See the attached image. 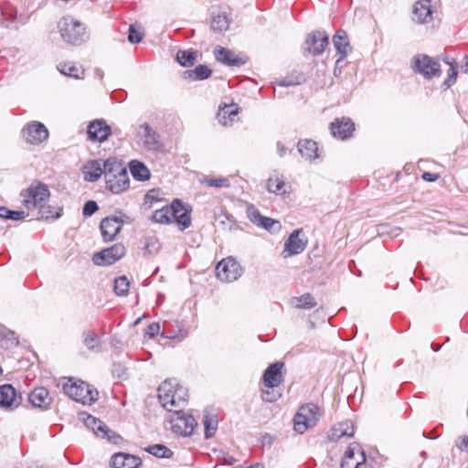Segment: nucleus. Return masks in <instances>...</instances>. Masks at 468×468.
<instances>
[{
	"label": "nucleus",
	"mask_w": 468,
	"mask_h": 468,
	"mask_svg": "<svg viewBox=\"0 0 468 468\" xmlns=\"http://www.w3.org/2000/svg\"><path fill=\"white\" fill-rule=\"evenodd\" d=\"M158 398L162 406L173 412L175 410H183L186 405L188 393L176 379H169L165 380L158 388Z\"/></svg>",
	"instance_id": "nucleus-1"
},
{
	"label": "nucleus",
	"mask_w": 468,
	"mask_h": 468,
	"mask_svg": "<svg viewBox=\"0 0 468 468\" xmlns=\"http://www.w3.org/2000/svg\"><path fill=\"white\" fill-rule=\"evenodd\" d=\"M58 29L62 40L69 45L80 46L89 39L85 25L69 16L58 22Z\"/></svg>",
	"instance_id": "nucleus-2"
},
{
	"label": "nucleus",
	"mask_w": 468,
	"mask_h": 468,
	"mask_svg": "<svg viewBox=\"0 0 468 468\" xmlns=\"http://www.w3.org/2000/svg\"><path fill=\"white\" fill-rule=\"evenodd\" d=\"M106 186L112 193L119 194L129 187L130 179L126 168L115 157L105 160Z\"/></svg>",
	"instance_id": "nucleus-3"
},
{
	"label": "nucleus",
	"mask_w": 468,
	"mask_h": 468,
	"mask_svg": "<svg viewBox=\"0 0 468 468\" xmlns=\"http://www.w3.org/2000/svg\"><path fill=\"white\" fill-rule=\"evenodd\" d=\"M282 362H276L269 366L263 373L262 381L266 389H262L261 398L264 401L274 402L278 400L282 393L276 389L283 381L282 369Z\"/></svg>",
	"instance_id": "nucleus-4"
},
{
	"label": "nucleus",
	"mask_w": 468,
	"mask_h": 468,
	"mask_svg": "<svg viewBox=\"0 0 468 468\" xmlns=\"http://www.w3.org/2000/svg\"><path fill=\"white\" fill-rule=\"evenodd\" d=\"M63 390L70 399L83 405H90L99 396L97 389L89 384L80 380L73 381L71 378L63 385Z\"/></svg>",
	"instance_id": "nucleus-5"
},
{
	"label": "nucleus",
	"mask_w": 468,
	"mask_h": 468,
	"mask_svg": "<svg viewBox=\"0 0 468 468\" xmlns=\"http://www.w3.org/2000/svg\"><path fill=\"white\" fill-rule=\"evenodd\" d=\"M320 418L319 408L313 403L299 408L293 419L294 430L303 434L308 429L316 425Z\"/></svg>",
	"instance_id": "nucleus-6"
},
{
	"label": "nucleus",
	"mask_w": 468,
	"mask_h": 468,
	"mask_svg": "<svg viewBox=\"0 0 468 468\" xmlns=\"http://www.w3.org/2000/svg\"><path fill=\"white\" fill-rule=\"evenodd\" d=\"M49 196L50 192L47 185L41 182L32 183L23 194L24 205L27 209L41 207Z\"/></svg>",
	"instance_id": "nucleus-7"
},
{
	"label": "nucleus",
	"mask_w": 468,
	"mask_h": 468,
	"mask_svg": "<svg viewBox=\"0 0 468 468\" xmlns=\"http://www.w3.org/2000/svg\"><path fill=\"white\" fill-rule=\"evenodd\" d=\"M170 422L173 431L182 436H190L197 425L194 417L183 410H175L171 412Z\"/></svg>",
	"instance_id": "nucleus-8"
},
{
	"label": "nucleus",
	"mask_w": 468,
	"mask_h": 468,
	"mask_svg": "<svg viewBox=\"0 0 468 468\" xmlns=\"http://www.w3.org/2000/svg\"><path fill=\"white\" fill-rule=\"evenodd\" d=\"M125 253V247L121 243H116L110 248H106L95 253L92 257V261L98 266L112 265L121 260Z\"/></svg>",
	"instance_id": "nucleus-9"
},
{
	"label": "nucleus",
	"mask_w": 468,
	"mask_h": 468,
	"mask_svg": "<svg viewBox=\"0 0 468 468\" xmlns=\"http://www.w3.org/2000/svg\"><path fill=\"white\" fill-rule=\"evenodd\" d=\"M217 277L226 282L238 280L242 274V269L238 261L232 258H227L218 263L216 267Z\"/></svg>",
	"instance_id": "nucleus-10"
},
{
	"label": "nucleus",
	"mask_w": 468,
	"mask_h": 468,
	"mask_svg": "<svg viewBox=\"0 0 468 468\" xmlns=\"http://www.w3.org/2000/svg\"><path fill=\"white\" fill-rule=\"evenodd\" d=\"M413 68L415 71L419 72L428 80L439 76L441 72V66L439 62L423 54L414 57Z\"/></svg>",
	"instance_id": "nucleus-11"
},
{
	"label": "nucleus",
	"mask_w": 468,
	"mask_h": 468,
	"mask_svg": "<svg viewBox=\"0 0 468 468\" xmlns=\"http://www.w3.org/2000/svg\"><path fill=\"white\" fill-rule=\"evenodd\" d=\"M83 420L85 426L90 429L96 436L106 439L108 441L112 443H117L120 441L121 437L114 431H111L107 425L99 419H96L91 415H87Z\"/></svg>",
	"instance_id": "nucleus-12"
},
{
	"label": "nucleus",
	"mask_w": 468,
	"mask_h": 468,
	"mask_svg": "<svg viewBox=\"0 0 468 468\" xmlns=\"http://www.w3.org/2000/svg\"><path fill=\"white\" fill-rule=\"evenodd\" d=\"M137 136L147 151H160L163 146L160 142L159 134L146 122L139 126L137 129Z\"/></svg>",
	"instance_id": "nucleus-13"
},
{
	"label": "nucleus",
	"mask_w": 468,
	"mask_h": 468,
	"mask_svg": "<svg viewBox=\"0 0 468 468\" xmlns=\"http://www.w3.org/2000/svg\"><path fill=\"white\" fill-rule=\"evenodd\" d=\"M169 211L172 217V222H176L181 230L190 227V209H188L181 200L175 199L169 206Z\"/></svg>",
	"instance_id": "nucleus-14"
},
{
	"label": "nucleus",
	"mask_w": 468,
	"mask_h": 468,
	"mask_svg": "<svg viewBox=\"0 0 468 468\" xmlns=\"http://www.w3.org/2000/svg\"><path fill=\"white\" fill-rule=\"evenodd\" d=\"M22 134L27 143L39 144L48 138V132L43 123L31 122L22 130Z\"/></svg>",
	"instance_id": "nucleus-15"
},
{
	"label": "nucleus",
	"mask_w": 468,
	"mask_h": 468,
	"mask_svg": "<svg viewBox=\"0 0 468 468\" xmlns=\"http://www.w3.org/2000/svg\"><path fill=\"white\" fill-rule=\"evenodd\" d=\"M87 134L90 141L102 143L112 134V128L103 119H94L88 125Z\"/></svg>",
	"instance_id": "nucleus-16"
},
{
	"label": "nucleus",
	"mask_w": 468,
	"mask_h": 468,
	"mask_svg": "<svg viewBox=\"0 0 468 468\" xmlns=\"http://www.w3.org/2000/svg\"><path fill=\"white\" fill-rule=\"evenodd\" d=\"M246 213L248 218L259 228H262L270 232L279 230L281 229L279 221L262 216L253 205H249L247 207Z\"/></svg>",
	"instance_id": "nucleus-17"
},
{
	"label": "nucleus",
	"mask_w": 468,
	"mask_h": 468,
	"mask_svg": "<svg viewBox=\"0 0 468 468\" xmlns=\"http://www.w3.org/2000/svg\"><path fill=\"white\" fill-rule=\"evenodd\" d=\"M329 43V37L324 31L309 34L304 41L305 49L314 56L322 54Z\"/></svg>",
	"instance_id": "nucleus-18"
},
{
	"label": "nucleus",
	"mask_w": 468,
	"mask_h": 468,
	"mask_svg": "<svg viewBox=\"0 0 468 468\" xmlns=\"http://www.w3.org/2000/svg\"><path fill=\"white\" fill-rule=\"evenodd\" d=\"M122 220L116 216L103 218L100 225L103 240L105 242L113 240L122 229Z\"/></svg>",
	"instance_id": "nucleus-19"
},
{
	"label": "nucleus",
	"mask_w": 468,
	"mask_h": 468,
	"mask_svg": "<svg viewBox=\"0 0 468 468\" xmlns=\"http://www.w3.org/2000/svg\"><path fill=\"white\" fill-rule=\"evenodd\" d=\"M431 0H419L413 5V20L418 24H427L432 20Z\"/></svg>",
	"instance_id": "nucleus-20"
},
{
	"label": "nucleus",
	"mask_w": 468,
	"mask_h": 468,
	"mask_svg": "<svg viewBox=\"0 0 468 468\" xmlns=\"http://www.w3.org/2000/svg\"><path fill=\"white\" fill-rule=\"evenodd\" d=\"M267 190L270 193L282 196L290 194L292 186L290 183L286 181V178L283 175H281L278 172H274L271 175L267 181Z\"/></svg>",
	"instance_id": "nucleus-21"
},
{
	"label": "nucleus",
	"mask_w": 468,
	"mask_h": 468,
	"mask_svg": "<svg viewBox=\"0 0 468 468\" xmlns=\"http://www.w3.org/2000/svg\"><path fill=\"white\" fill-rule=\"evenodd\" d=\"M104 174L106 178L105 160H90L83 166L84 180L88 182L97 181Z\"/></svg>",
	"instance_id": "nucleus-22"
},
{
	"label": "nucleus",
	"mask_w": 468,
	"mask_h": 468,
	"mask_svg": "<svg viewBox=\"0 0 468 468\" xmlns=\"http://www.w3.org/2000/svg\"><path fill=\"white\" fill-rule=\"evenodd\" d=\"M330 129L334 137L345 140L352 135L355 123L351 119H335V122L331 123Z\"/></svg>",
	"instance_id": "nucleus-23"
},
{
	"label": "nucleus",
	"mask_w": 468,
	"mask_h": 468,
	"mask_svg": "<svg viewBox=\"0 0 468 468\" xmlns=\"http://www.w3.org/2000/svg\"><path fill=\"white\" fill-rule=\"evenodd\" d=\"M302 229H294L291 233L284 245L285 248L282 252L284 254V257L296 255L304 250L306 247V240H303L299 238Z\"/></svg>",
	"instance_id": "nucleus-24"
},
{
	"label": "nucleus",
	"mask_w": 468,
	"mask_h": 468,
	"mask_svg": "<svg viewBox=\"0 0 468 468\" xmlns=\"http://www.w3.org/2000/svg\"><path fill=\"white\" fill-rule=\"evenodd\" d=\"M20 404V398L16 396V389L12 385L0 386V407L5 409H15Z\"/></svg>",
	"instance_id": "nucleus-25"
},
{
	"label": "nucleus",
	"mask_w": 468,
	"mask_h": 468,
	"mask_svg": "<svg viewBox=\"0 0 468 468\" xmlns=\"http://www.w3.org/2000/svg\"><path fill=\"white\" fill-rule=\"evenodd\" d=\"M215 58L218 62H221L228 66H241L246 63V60L237 55L235 52L222 48L218 47L215 51Z\"/></svg>",
	"instance_id": "nucleus-26"
},
{
	"label": "nucleus",
	"mask_w": 468,
	"mask_h": 468,
	"mask_svg": "<svg viewBox=\"0 0 468 468\" xmlns=\"http://www.w3.org/2000/svg\"><path fill=\"white\" fill-rule=\"evenodd\" d=\"M28 401L35 408L48 409L51 403L48 390L46 388L40 387L35 388L28 395Z\"/></svg>",
	"instance_id": "nucleus-27"
},
{
	"label": "nucleus",
	"mask_w": 468,
	"mask_h": 468,
	"mask_svg": "<svg viewBox=\"0 0 468 468\" xmlns=\"http://www.w3.org/2000/svg\"><path fill=\"white\" fill-rule=\"evenodd\" d=\"M141 459L128 453L119 452L112 457V468H138Z\"/></svg>",
	"instance_id": "nucleus-28"
},
{
	"label": "nucleus",
	"mask_w": 468,
	"mask_h": 468,
	"mask_svg": "<svg viewBox=\"0 0 468 468\" xmlns=\"http://www.w3.org/2000/svg\"><path fill=\"white\" fill-rule=\"evenodd\" d=\"M333 44L336 52L339 56V60H344L349 51L351 50V47L349 45L348 37L344 30H338L333 37Z\"/></svg>",
	"instance_id": "nucleus-29"
},
{
	"label": "nucleus",
	"mask_w": 468,
	"mask_h": 468,
	"mask_svg": "<svg viewBox=\"0 0 468 468\" xmlns=\"http://www.w3.org/2000/svg\"><path fill=\"white\" fill-rule=\"evenodd\" d=\"M354 434L355 429L353 423L349 420H346L334 426L328 434V438L331 441H338L344 437H353Z\"/></svg>",
	"instance_id": "nucleus-30"
},
{
	"label": "nucleus",
	"mask_w": 468,
	"mask_h": 468,
	"mask_svg": "<svg viewBox=\"0 0 468 468\" xmlns=\"http://www.w3.org/2000/svg\"><path fill=\"white\" fill-rule=\"evenodd\" d=\"M298 151L307 160H314L319 157L317 144L313 140H303L298 143Z\"/></svg>",
	"instance_id": "nucleus-31"
},
{
	"label": "nucleus",
	"mask_w": 468,
	"mask_h": 468,
	"mask_svg": "<svg viewBox=\"0 0 468 468\" xmlns=\"http://www.w3.org/2000/svg\"><path fill=\"white\" fill-rule=\"evenodd\" d=\"M58 71L65 75L76 80H81L84 78V69L81 66H77L72 62H63L58 65Z\"/></svg>",
	"instance_id": "nucleus-32"
},
{
	"label": "nucleus",
	"mask_w": 468,
	"mask_h": 468,
	"mask_svg": "<svg viewBox=\"0 0 468 468\" xmlns=\"http://www.w3.org/2000/svg\"><path fill=\"white\" fill-rule=\"evenodd\" d=\"M129 167L135 180L145 181L150 178V171L144 163L138 160H133L130 162Z\"/></svg>",
	"instance_id": "nucleus-33"
},
{
	"label": "nucleus",
	"mask_w": 468,
	"mask_h": 468,
	"mask_svg": "<svg viewBox=\"0 0 468 468\" xmlns=\"http://www.w3.org/2000/svg\"><path fill=\"white\" fill-rule=\"evenodd\" d=\"M211 72V69L206 65H198L194 69L186 70L184 72V76L186 79H190L192 80H203L208 79Z\"/></svg>",
	"instance_id": "nucleus-34"
},
{
	"label": "nucleus",
	"mask_w": 468,
	"mask_h": 468,
	"mask_svg": "<svg viewBox=\"0 0 468 468\" xmlns=\"http://www.w3.org/2000/svg\"><path fill=\"white\" fill-rule=\"evenodd\" d=\"M239 110L237 103L228 100L219 103L217 117H232L240 113Z\"/></svg>",
	"instance_id": "nucleus-35"
},
{
	"label": "nucleus",
	"mask_w": 468,
	"mask_h": 468,
	"mask_svg": "<svg viewBox=\"0 0 468 468\" xmlns=\"http://www.w3.org/2000/svg\"><path fill=\"white\" fill-rule=\"evenodd\" d=\"M203 424L205 427V437L207 439L211 438L218 429L217 417L206 410L203 416Z\"/></svg>",
	"instance_id": "nucleus-36"
},
{
	"label": "nucleus",
	"mask_w": 468,
	"mask_h": 468,
	"mask_svg": "<svg viewBox=\"0 0 468 468\" xmlns=\"http://www.w3.org/2000/svg\"><path fill=\"white\" fill-rule=\"evenodd\" d=\"M305 77L303 73L294 70L291 74L284 77L282 80L277 82L280 87L296 86L304 82Z\"/></svg>",
	"instance_id": "nucleus-37"
},
{
	"label": "nucleus",
	"mask_w": 468,
	"mask_h": 468,
	"mask_svg": "<svg viewBox=\"0 0 468 468\" xmlns=\"http://www.w3.org/2000/svg\"><path fill=\"white\" fill-rule=\"evenodd\" d=\"M211 29L216 33H222L228 30L229 27V20L224 14L214 16L211 20Z\"/></svg>",
	"instance_id": "nucleus-38"
},
{
	"label": "nucleus",
	"mask_w": 468,
	"mask_h": 468,
	"mask_svg": "<svg viewBox=\"0 0 468 468\" xmlns=\"http://www.w3.org/2000/svg\"><path fill=\"white\" fill-rule=\"evenodd\" d=\"M83 343L89 350L99 351L101 349V341L98 335L90 330L83 333Z\"/></svg>",
	"instance_id": "nucleus-39"
},
{
	"label": "nucleus",
	"mask_w": 468,
	"mask_h": 468,
	"mask_svg": "<svg viewBox=\"0 0 468 468\" xmlns=\"http://www.w3.org/2000/svg\"><path fill=\"white\" fill-rule=\"evenodd\" d=\"M197 58V53L191 49L179 50L176 53V61L183 67L192 66Z\"/></svg>",
	"instance_id": "nucleus-40"
},
{
	"label": "nucleus",
	"mask_w": 468,
	"mask_h": 468,
	"mask_svg": "<svg viewBox=\"0 0 468 468\" xmlns=\"http://www.w3.org/2000/svg\"><path fill=\"white\" fill-rule=\"evenodd\" d=\"M292 304L299 309H311L316 305V302L310 293H305L300 297L293 298Z\"/></svg>",
	"instance_id": "nucleus-41"
},
{
	"label": "nucleus",
	"mask_w": 468,
	"mask_h": 468,
	"mask_svg": "<svg viewBox=\"0 0 468 468\" xmlns=\"http://www.w3.org/2000/svg\"><path fill=\"white\" fill-rule=\"evenodd\" d=\"M152 220L161 224L172 223L169 206L163 207L161 209H156L152 216Z\"/></svg>",
	"instance_id": "nucleus-42"
},
{
	"label": "nucleus",
	"mask_w": 468,
	"mask_h": 468,
	"mask_svg": "<svg viewBox=\"0 0 468 468\" xmlns=\"http://www.w3.org/2000/svg\"><path fill=\"white\" fill-rule=\"evenodd\" d=\"M366 463V455L363 451L357 449L356 459L342 460L341 468H362Z\"/></svg>",
	"instance_id": "nucleus-43"
},
{
	"label": "nucleus",
	"mask_w": 468,
	"mask_h": 468,
	"mask_svg": "<svg viewBox=\"0 0 468 468\" xmlns=\"http://www.w3.org/2000/svg\"><path fill=\"white\" fill-rule=\"evenodd\" d=\"M146 451L158 458H170L173 455V452L163 444L151 445Z\"/></svg>",
	"instance_id": "nucleus-44"
},
{
	"label": "nucleus",
	"mask_w": 468,
	"mask_h": 468,
	"mask_svg": "<svg viewBox=\"0 0 468 468\" xmlns=\"http://www.w3.org/2000/svg\"><path fill=\"white\" fill-rule=\"evenodd\" d=\"M27 214L25 211L11 210L6 207H0V218L12 220H22Z\"/></svg>",
	"instance_id": "nucleus-45"
},
{
	"label": "nucleus",
	"mask_w": 468,
	"mask_h": 468,
	"mask_svg": "<svg viewBox=\"0 0 468 468\" xmlns=\"http://www.w3.org/2000/svg\"><path fill=\"white\" fill-rule=\"evenodd\" d=\"M130 282L126 276H120L114 281V292L117 295H126L129 292Z\"/></svg>",
	"instance_id": "nucleus-46"
},
{
	"label": "nucleus",
	"mask_w": 468,
	"mask_h": 468,
	"mask_svg": "<svg viewBox=\"0 0 468 468\" xmlns=\"http://www.w3.org/2000/svg\"><path fill=\"white\" fill-rule=\"evenodd\" d=\"M201 182L210 187H216V188H228L230 186L229 179L226 177H218V178L206 177L203 180H201Z\"/></svg>",
	"instance_id": "nucleus-47"
},
{
	"label": "nucleus",
	"mask_w": 468,
	"mask_h": 468,
	"mask_svg": "<svg viewBox=\"0 0 468 468\" xmlns=\"http://www.w3.org/2000/svg\"><path fill=\"white\" fill-rule=\"evenodd\" d=\"M39 214L41 218H58L61 216L62 208L58 207L56 212H53L51 210L50 207H45V205L43 207H38Z\"/></svg>",
	"instance_id": "nucleus-48"
},
{
	"label": "nucleus",
	"mask_w": 468,
	"mask_h": 468,
	"mask_svg": "<svg viewBox=\"0 0 468 468\" xmlns=\"http://www.w3.org/2000/svg\"><path fill=\"white\" fill-rule=\"evenodd\" d=\"M143 38V34L135 27L134 25H130L129 27V34L128 40L132 44H137L141 42Z\"/></svg>",
	"instance_id": "nucleus-49"
},
{
	"label": "nucleus",
	"mask_w": 468,
	"mask_h": 468,
	"mask_svg": "<svg viewBox=\"0 0 468 468\" xmlns=\"http://www.w3.org/2000/svg\"><path fill=\"white\" fill-rule=\"evenodd\" d=\"M446 63L450 65V68L448 69V78L444 80V85L450 87L455 82L457 69L452 62L446 60Z\"/></svg>",
	"instance_id": "nucleus-50"
},
{
	"label": "nucleus",
	"mask_w": 468,
	"mask_h": 468,
	"mask_svg": "<svg viewBox=\"0 0 468 468\" xmlns=\"http://www.w3.org/2000/svg\"><path fill=\"white\" fill-rule=\"evenodd\" d=\"M2 341H5L6 347L16 346L18 345V339L14 331L7 328V333L4 335Z\"/></svg>",
	"instance_id": "nucleus-51"
},
{
	"label": "nucleus",
	"mask_w": 468,
	"mask_h": 468,
	"mask_svg": "<svg viewBox=\"0 0 468 468\" xmlns=\"http://www.w3.org/2000/svg\"><path fill=\"white\" fill-rule=\"evenodd\" d=\"M99 209V207L97 203L93 200H89L85 203L83 207V216L85 217H90L93 215L97 210Z\"/></svg>",
	"instance_id": "nucleus-52"
},
{
	"label": "nucleus",
	"mask_w": 468,
	"mask_h": 468,
	"mask_svg": "<svg viewBox=\"0 0 468 468\" xmlns=\"http://www.w3.org/2000/svg\"><path fill=\"white\" fill-rule=\"evenodd\" d=\"M159 330H160L159 324L152 323L146 327L145 335H147L150 338H153L159 333Z\"/></svg>",
	"instance_id": "nucleus-53"
},
{
	"label": "nucleus",
	"mask_w": 468,
	"mask_h": 468,
	"mask_svg": "<svg viewBox=\"0 0 468 468\" xmlns=\"http://www.w3.org/2000/svg\"><path fill=\"white\" fill-rule=\"evenodd\" d=\"M456 446L461 452H468V435L459 438L456 441Z\"/></svg>",
	"instance_id": "nucleus-54"
},
{
	"label": "nucleus",
	"mask_w": 468,
	"mask_h": 468,
	"mask_svg": "<svg viewBox=\"0 0 468 468\" xmlns=\"http://www.w3.org/2000/svg\"><path fill=\"white\" fill-rule=\"evenodd\" d=\"M357 448V446H349L345 454H344V457L342 460H353V459H356V456H357V452L356 453V449Z\"/></svg>",
	"instance_id": "nucleus-55"
},
{
	"label": "nucleus",
	"mask_w": 468,
	"mask_h": 468,
	"mask_svg": "<svg viewBox=\"0 0 468 468\" xmlns=\"http://www.w3.org/2000/svg\"><path fill=\"white\" fill-rule=\"evenodd\" d=\"M422 179L427 182H435L440 176L438 174H432L430 172H424L421 176Z\"/></svg>",
	"instance_id": "nucleus-56"
},
{
	"label": "nucleus",
	"mask_w": 468,
	"mask_h": 468,
	"mask_svg": "<svg viewBox=\"0 0 468 468\" xmlns=\"http://www.w3.org/2000/svg\"><path fill=\"white\" fill-rule=\"evenodd\" d=\"M234 119H218V123L223 127H230L233 125Z\"/></svg>",
	"instance_id": "nucleus-57"
},
{
	"label": "nucleus",
	"mask_w": 468,
	"mask_h": 468,
	"mask_svg": "<svg viewBox=\"0 0 468 468\" xmlns=\"http://www.w3.org/2000/svg\"><path fill=\"white\" fill-rule=\"evenodd\" d=\"M343 60H339V58L336 59L335 61V70H334V73L335 76H337L338 74L341 73V63H342Z\"/></svg>",
	"instance_id": "nucleus-58"
},
{
	"label": "nucleus",
	"mask_w": 468,
	"mask_h": 468,
	"mask_svg": "<svg viewBox=\"0 0 468 468\" xmlns=\"http://www.w3.org/2000/svg\"><path fill=\"white\" fill-rule=\"evenodd\" d=\"M277 149H278V154L280 156H283L286 154L287 149L281 143H278Z\"/></svg>",
	"instance_id": "nucleus-59"
},
{
	"label": "nucleus",
	"mask_w": 468,
	"mask_h": 468,
	"mask_svg": "<svg viewBox=\"0 0 468 468\" xmlns=\"http://www.w3.org/2000/svg\"><path fill=\"white\" fill-rule=\"evenodd\" d=\"M5 333H7V328L5 325L0 324V340L3 339Z\"/></svg>",
	"instance_id": "nucleus-60"
},
{
	"label": "nucleus",
	"mask_w": 468,
	"mask_h": 468,
	"mask_svg": "<svg viewBox=\"0 0 468 468\" xmlns=\"http://www.w3.org/2000/svg\"><path fill=\"white\" fill-rule=\"evenodd\" d=\"M95 75H96V77H97L99 80H101L103 79V72H102V70H101V69H97L95 70Z\"/></svg>",
	"instance_id": "nucleus-61"
},
{
	"label": "nucleus",
	"mask_w": 468,
	"mask_h": 468,
	"mask_svg": "<svg viewBox=\"0 0 468 468\" xmlns=\"http://www.w3.org/2000/svg\"><path fill=\"white\" fill-rule=\"evenodd\" d=\"M236 468H240V467H236ZM249 468H265V467L263 466V464L257 463L250 465Z\"/></svg>",
	"instance_id": "nucleus-62"
},
{
	"label": "nucleus",
	"mask_w": 468,
	"mask_h": 468,
	"mask_svg": "<svg viewBox=\"0 0 468 468\" xmlns=\"http://www.w3.org/2000/svg\"><path fill=\"white\" fill-rule=\"evenodd\" d=\"M235 462V459L230 457L229 460H226V463L229 464H232Z\"/></svg>",
	"instance_id": "nucleus-63"
},
{
	"label": "nucleus",
	"mask_w": 468,
	"mask_h": 468,
	"mask_svg": "<svg viewBox=\"0 0 468 468\" xmlns=\"http://www.w3.org/2000/svg\"><path fill=\"white\" fill-rule=\"evenodd\" d=\"M440 347H437V346H434L433 349L434 351H438Z\"/></svg>",
	"instance_id": "nucleus-64"
}]
</instances>
